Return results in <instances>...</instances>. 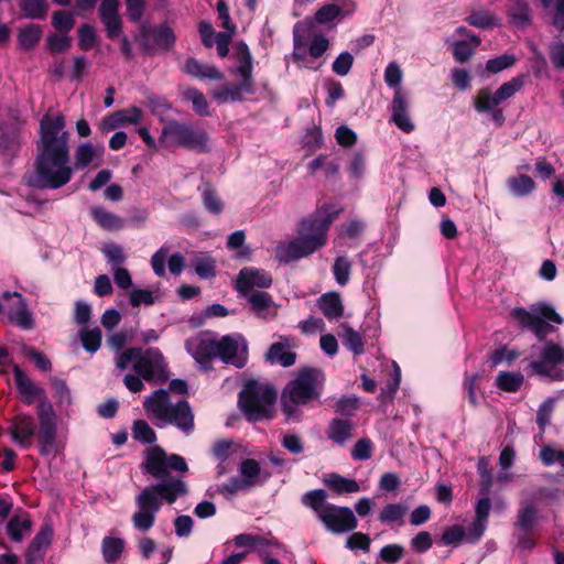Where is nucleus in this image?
<instances>
[{"mask_svg":"<svg viewBox=\"0 0 564 564\" xmlns=\"http://www.w3.org/2000/svg\"><path fill=\"white\" fill-rule=\"evenodd\" d=\"M141 468L160 480L144 487L134 497L138 510L132 514L131 522L135 530L147 532L154 525L163 502L172 505L180 497L187 495V484L180 477L171 476L170 471L185 474L188 466L182 456L169 455L162 447L155 445L147 449Z\"/></svg>","mask_w":564,"mask_h":564,"instance_id":"nucleus-1","label":"nucleus"},{"mask_svg":"<svg viewBox=\"0 0 564 564\" xmlns=\"http://www.w3.org/2000/svg\"><path fill=\"white\" fill-rule=\"evenodd\" d=\"M65 118L58 115L52 118L43 116L40 122V140L35 171L28 184L42 189H57L66 185L73 177L68 139L64 131Z\"/></svg>","mask_w":564,"mask_h":564,"instance_id":"nucleus-2","label":"nucleus"},{"mask_svg":"<svg viewBox=\"0 0 564 564\" xmlns=\"http://www.w3.org/2000/svg\"><path fill=\"white\" fill-rule=\"evenodd\" d=\"M339 214L340 209L326 207L304 218L300 224V237L279 242L275 248V259L280 263H290L305 258L325 246L329 226Z\"/></svg>","mask_w":564,"mask_h":564,"instance_id":"nucleus-3","label":"nucleus"},{"mask_svg":"<svg viewBox=\"0 0 564 564\" xmlns=\"http://www.w3.org/2000/svg\"><path fill=\"white\" fill-rule=\"evenodd\" d=\"M17 388L25 404H31L36 398H42L37 404L39 432L37 445L40 454L56 457L59 453L57 444V416L53 405L44 398V390L37 387L18 366H13Z\"/></svg>","mask_w":564,"mask_h":564,"instance_id":"nucleus-4","label":"nucleus"},{"mask_svg":"<svg viewBox=\"0 0 564 564\" xmlns=\"http://www.w3.org/2000/svg\"><path fill=\"white\" fill-rule=\"evenodd\" d=\"M116 367L123 371L132 367L135 375L127 373L124 386L131 392L143 389V380L152 383H163L169 379L167 364L159 348L142 349L132 347L123 350L116 358Z\"/></svg>","mask_w":564,"mask_h":564,"instance_id":"nucleus-5","label":"nucleus"},{"mask_svg":"<svg viewBox=\"0 0 564 564\" xmlns=\"http://www.w3.org/2000/svg\"><path fill=\"white\" fill-rule=\"evenodd\" d=\"M324 383V375L321 370L305 368L299 371L295 379L283 389L281 406L288 420L299 421L301 417L300 405H304L321 397Z\"/></svg>","mask_w":564,"mask_h":564,"instance_id":"nucleus-6","label":"nucleus"},{"mask_svg":"<svg viewBox=\"0 0 564 564\" xmlns=\"http://www.w3.org/2000/svg\"><path fill=\"white\" fill-rule=\"evenodd\" d=\"M302 503L314 511L317 519L326 530L339 534L352 531L358 525V520L349 507H339L327 501V492L324 489H314L305 492L301 498Z\"/></svg>","mask_w":564,"mask_h":564,"instance_id":"nucleus-7","label":"nucleus"},{"mask_svg":"<svg viewBox=\"0 0 564 564\" xmlns=\"http://www.w3.org/2000/svg\"><path fill=\"white\" fill-rule=\"evenodd\" d=\"M276 395L273 387L251 380L239 393V408L250 422L268 420L274 415Z\"/></svg>","mask_w":564,"mask_h":564,"instance_id":"nucleus-8","label":"nucleus"},{"mask_svg":"<svg viewBox=\"0 0 564 564\" xmlns=\"http://www.w3.org/2000/svg\"><path fill=\"white\" fill-rule=\"evenodd\" d=\"M511 316L523 329H530L539 340H544L546 336L554 330L550 322L557 325L563 324V318L557 314L551 304L539 302L529 310L524 307H514Z\"/></svg>","mask_w":564,"mask_h":564,"instance_id":"nucleus-9","label":"nucleus"},{"mask_svg":"<svg viewBox=\"0 0 564 564\" xmlns=\"http://www.w3.org/2000/svg\"><path fill=\"white\" fill-rule=\"evenodd\" d=\"M159 141L165 147L185 148L197 152H206L208 134L198 126L170 120L164 124Z\"/></svg>","mask_w":564,"mask_h":564,"instance_id":"nucleus-10","label":"nucleus"},{"mask_svg":"<svg viewBox=\"0 0 564 564\" xmlns=\"http://www.w3.org/2000/svg\"><path fill=\"white\" fill-rule=\"evenodd\" d=\"M561 365H564V347L547 341L542 348L539 359L530 362V368L539 376L561 380L564 379V371L554 370L555 367Z\"/></svg>","mask_w":564,"mask_h":564,"instance_id":"nucleus-11","label":"nucleus"},{"mask_svg":"<svg viewBox=\"0 0 564 564\" xmlns=\"http://www.w3.org/2000/svg\"><path fill=\"white\" fill-rule=\"evenodd\" d=\"M225 364L242 368L248 359V344L241 334L225 335L217 341V356Z\"/></svg>","mask_w":564,"mask_h":564,"instance_id":"nucleus-12","label":"nucleus"},{"mask_svg":"<svg viewBox=\"0 0 564 564\" xmlns=\"http://www.w3.org/2000/svg\"><path fill=\"white\" fill-rule=\"evenodd\" d=\"M7 312L9 318L24 329H30L33 325L31 313L22 295L18 292H3L0 295V313Z\"/></svg>","mask_w":564,"mask_h":564,"instance_id":"nucleus-13","label":"nucleus"},{"mask_svg":"<svg viewBox=\"0 0 564 564\" xmlns=\"http://www.w3.org/2000/svg\"><path fill=\"white\" fill-rule=\"evenodd\" d=\"M216 336L209 332L199 333L185 341L187 352L202 366L217 356Z\"/></svg>","mask_w":564,"mask_h":564,"instance_id":"nucleus-14","label":"nucleus"},{"mask_svg":"<svg viewBox=\"0 0 564 564\" xmlns=\"http://www.w3.org/2000/svg\"><path fill=\"white\" fill-rule=\"evenodd\" d=\"M272 282L271 274L265 270L246 267L239 271L235 289L241 296L252 293L253 288L268 289L272 285Z\"/></svg>","mask_w":564,"mask_h":564,"instance_id":"nucleus-15","label":"nucleus"},{"mask_svg":"<svg viewBox=\"0 0 564 564\" xmlns=\"http://www.w3.org/2000/svg\"><path fill=\"white\" fill-rule=\"evenodd\" d=\"M8 434L14 444L28 449L33 444L36 434V424L32 415L19 414L13 417L8 426Z\"/></svg>","mask_w":564,"mask_h":564,"instance_id":"nucleus-16","label":"nucleus"},{"mask_svg":"<svg viewBox=\"0 0 564 564\" xmlns=\"http://www.w3.org/2000/svg\"><path fill=\"white\" fill-rule=\"evenodd\" d=\"M390 112V121L393 122L401 131L411 133L414 130L415 126L410 117L408 94L402 88H398L393 91Z\"/></svg>","mask_w":564,"mask_h":564,"instance_id":"nucleus-17","label":"nucleus"},{"mask_svg":"<svg viewBox=\"0 0 564 564\" xmlns=\"http://www.w3.org/2000/svg\"><path fill=\"white\" fill-rule=\"evenodd\" d=\"M167 424L175 425L186 435L194 431V413L187 401L181 400L172 404L166 417H164L162 423H156V426L163 427Z\"/></svg>","mask_w":564,"mask_h":564,"instance_id":"nucleus-18","label":"nucleus"},{"mask_svg":"<svg viewBox=\"0 0 564 564\" xmlns=\"http://www.w3.org/2000/svg\"><path fill=\"white\" fill-rule=\"evenodd\" d=\"M254 93V85L251 82L239 79V84H225L213 91L214 99L219 104L236 102L243 100L245 95Z\"/></svg>","mask_w":564,"mask_h":564,"instance_id":"nucleus-19","label":"nucleus"},{"mask_svg":"<svg viewBox=\"0 0 564 564\" xmlns=\"http://www.w3.org/2000/svg\"><path fill=\"white\" fill-rule=\"evenodd\" d=\"M310 32V25L304 22H297L293 29V52L292 57L295 63L300 66L317 69L318 66H311L307 62L308 46H307V34Z\"/></svg>","mask_w":564,"mask_h":564,"instance_id":"nucleus-20","label":"nucleus"},{"mask_svg":"<svg viewBox=\"0 0 564 564\" xmlns=\"http://www.w3.org/2000/svg\"><path fill=\"white\" fill-rule=\"evenodd\" d=\"M247 299L254 314L263 319L273 318L278 314V305L274 303L272 296L264 291H254L247 295H241Z\"/></svg>","mask_w":564,"mask_h":564,"instance_id":"nucleus-21","label":"nucleus"},{"mask_svg":"<svg viewBox=\"0 0 564 564\" xmlns=\"http://www.w3.org/2000/svg\"><path fill=\"white\" fill-rule=\"evenodd\" d=\"M52 538L53 530L48 525L43 527L36 533L25 553L26 564H37L40 561L43 560L45 550L51 544Z\"/></svg>","mask_w":564,"mask_h":564,"instance_id":"nucleus-22","label":"nucleus"},{"mask_svg":"<svg viewBox=\"0 0 564 564\" xmlns=\"http://www.w3.org/2000/svg\"><path fill=\"white\" fill-rule=\"evenodd\" d=\"M171 405L172 403H170V394L164 389L154 391L143 402L144 410L156 420V423L163 422L164 417H166L169 413Z\"/></svg>","mask_w":564,"mask_h":564,"instance_id":"nucleus-23","label":"nucleus"},{"mask_svg":"<svg viewBox=\"0 0 564 564\" xmlns=\"http://www.w3.org/2000/svg\"><path fill=\"white\" fill-rule=\"evenodd\" d=\"M102 156V145L95 147L90 142L82 143L75 151V166L79 170H84L96 161L95 167H97L101 164Z\"/></svg>","mask_w":564,"mask_h":564,"instance_id":"nucleus-24","label":"nucleus"},{"mask_svg":"<svg viewBox=\"0 0 564 564\" xmlns=\"http://www.w3.org/2000/svg\"><path fill=\"white\" fill-rule=\"evenodd\" d=\"M234 55L237 59L238 65L232 73L236 74L239 77V79H245L253 83L252 55L249 51L248 45L242 41L238 42L235 45Z\"/></svg>","mask_w":564,"mask_h":564,"instance_id":"nucleus-25","label":"nucleus"},{"mask_svg":"<svg viewBox=\"0 0 564 564\" xmlns=\"http://www.w3.org/2000/svg\"><path fill=\"white\" fill-rule=\"evenodd\" d=\"M290 346L289 338H283V341L274 343L267 351V360L272 365H281L282 367H290L295 364L296 354L288 350Z\"/></svg>","mask_w":564,"mask_h":564,"instance_id":"nucleus-26","label":"nucleus"},{"mask_svg":"<svg viewBox=\"0 0 564 564\" xmlns=\"http://www.w3.org/2000/svg\"><path fill=\"white\" fill-rule=\"evenodd\" d=\"M239 473L249 488L261 485L270 478V474L262 473L259 463L252 458H247L241 462Z\"/></svg>","mask_w":564,"mask_h":564,"instance_id":"nucleus-27","label":"nucleus"},{"mask_svg":"<svg viewBox=\"0 0 564 564\" xmlns=\"http://www.w3.org/2000/svg\"><path fill=\"white\" fill-rule=\"evenodd\" d=\"M184 69L191 76L200 79L221 80L224 75L217 67L208 64H203L195 58H188L185 62Z\"/></svg>","mask_w":564,"mask_h":564,"instance_id":"nucleus-28","label":"nucleus"},{"mask_svg":"<svg viewBox=\"0 0 564 564\" xmlns=\"http://www.w3.org/2000/svg\"><path fill=\"white\" fill-rule=\"evenodd\" d=\"M93 220L102 229L116 231L123 227V220L113 213H110L101 206H93L90 208Z\"/></svg>","mask_w":564,"mask_h":564,"instance_id":"nucleus-29","label":"nucleus"},{"mask_svg":"<svg viewBox=\"0 0 564 564\" xmlns=\"http://www.w3.org/2000/svg\"><path fill=\"white\" fill-rule=\"evenodd\" d=\"M354 424L349 420L333 419L327 429V436L338 445H344L352 436Z\"/></svg>","mask_w":564,"mask_h":564,"instance_id":"nucleus-30","label":"nucleus"},{"mask_svg":"<svg viewBox=\"0 0 564 564\" xmlns=\"http://www.w3.org/2000/svg\"><path fill=\"white\" fill-rule=\"evenodd\" d=\"M538 520V508L532 501H525L518 510L516 528L523 532L530 533Z\"/></svg>","mask_w":564,"mask_h":564,"instance_id":"nucleus-31","label":"nucleus"},{"mask_svg":"<svg viewBox=\"0 0 564 564\" xmlns=\"http://www.w3.org/2000/svg\"><path fill=\"white\" fill-rule=\"evenodd\" d=\"M508 17L518 28H525L531 24L532 18L527 0H512L508 6Z\"/></svg>","mask_w":564,"mask_h":564,"instance_id":"nucleus-32","label":"nucleus"},{"mask_svg":"<svg viewBox=\"0 0 564 564\" xmlns=\"http://www.w3.org/2000/svg\"><path fill=\"white\" fill-rule=\"evenodd\" d=\"M318 307L329 319H337L344 313L340 296L336 292L327 293L318 299Z\"/></svg>","mask_w":564,"mask_h":564,"instance_id":"nucleus-33","label":"nucleus"},{"mask_svg":"<svg viewBox=\"0 0 564 564\" xmlns=\"http://www.w3.org/2000/svg\"><path fill=\"white\" fill-rule=\"evenodd\" d=\"M408 512V507L402 503H388L379 513V521L392 525L394 523L402 524Z\"/></svg>","mask_w":564,"mask_h":564,"instance_id":"nucleus-34","label":"nucleus"},{"mask_svg":"<svg viewBox=\"0 0 564 564\" xmlns=\"http://www.w3.org/2000/svg\"><path fill=\"white\" fill-rule=\"evenodd\" d=\"M325 484L338 495L352 494L360 490V486L356 480L345 478L338 474H330L325 479Z\"/></svg>","mask_w":564,"mask_h":564,"instance_id":"nucleus-35","label":"nucleus"},{"mask_svg":"<svg viewBox=\"0 0 564 564\" xmlns=\"http://www.w3.org/2000/svg\"><path fill=\"white\" fill-rule=\"evenodd\" d=\"M500 104L496 93H492L489 88H481L474 99L475 109L481 113H489L497 109Z\"/></svg>","mask_w":564,"mask_h":564,"instance_id":"nucleus-36","label":"nucleus"},{"mask_svg":"<svg viewBox=\"0 0 564 564\" xmlns=\"http://www.w3.org/2000/svg\"><path fill=\"white\" fill-rule=\"evenodd\" d=\"M466 22L480 30H488L500 25L499 19L488 10L473 11Z\"/></svg>","mask_w":564,"mask_h":564,"instance_id":"nucleus-37","label":"nucleus"},{"mask_svg":"<svg viewBox=\"0 0 564 564\" xmlns=\"http://www.w3.org/2000/svg\"><path fill=\"white\" fill-rule=\"evenodd\" d=\"M507 184L511 193L517 197L528 196L535 189L534 181L525 174L509 177Z\"/></svg>","mask_w":564,"mask_h":564,"instance_id":"nucleus-38","label":"nucleus"},{"mask_svg":"<svg viewBox=\"0 0 564 564\" xmlns=\"http://www.w3.org/2000/svg\"><path fill=\"white\" fill-rule=\"evenodd\" d=\"M41 36L42 29L40 25L29 24L19 32V45L25 51L33 50L39 44Z\"/></svg>","mask_w":564,"mask_h":564,"instance_id":"nucleus-39","label":"nucleus"},{"mask_svg":"<svg viewBox=\"0 0 564 564\" xmlns=\"http://www.w3.org/2000/svg\"><path fill=\"white\" fill-rule=\"evenodd\" d=\"M32 521L25 518L13 517L7 525V532L10 539L14 542H21L25 534L31 531Z\"/></svg>","mask_w":564,"mask_h":564,"instance_id":"nucleus-40","label":"nucleus"},{"mask_svg":"<svg viewBox=\"0 0 564 564\" xmlns=\"http://www.w3.org/2000/svg\"><path fill=\"white\" fill-rule=\"evenodd\" d=\"M524 381L520 372L501 371L496 378V386L507 392H517Z\"/></svg>","mask_w":564,"mask_h":564,"instance_id":"nucleus-41","label":"nucleus"},{"mask_svg":"<svg viewBox=\"0 0 564 564\" xmlns=\"http://www.w3.org/2000/svg\"><path fill=\"white\" fill-rule=\"evenodd\" d=\"M183 96L186 100L192 102L193 110L200 117L209 116V106L204 94L194 88L189 87L183 91Z\"/></svg>","mask_w":564,"mask_h":564,"instance_id":"nucleus-42","label":"nucleus"},{"mask_svg":"<svg viewBox=\"0 0 564 564\" xmlns=\"http://www.w3.org/2000/svg\"><path fill=\"white\" fill-rule=\"evenodd\" d=\"M123 540L119 538L106 536L101 543V551L104 560L107 563L116 562L123 551Z\"/></svg>","mask_w":564,"mask_h":564,"instance_id":"nucleus-43","label":"nucleus"},{"mask_svg":"<svg viewBox=\"0 0 564 564\" xmlns=\"http://www.w3.org/2000/svg\"><path fill=\"white\" fill-rule=\"evenodd\" d=\"M350 273L351 261L345 256L337 257L333 264V274L337 284L345 286L349 282Z\"/></svg>","mask_w":564,"mask_h":564,"instance_id":"nucleus-44","label":"nucleus"},{"mask_svg":"<svg viewBox=\"0 0 564 564\" xmlns=\"http://www.w3.org/2000/svg\"><path fill=\"white\" fill-rule=\"evenodd\" d=\"M343 343L347 349L352 351L355 355L364 352V340L358 332L348 325L343 326Z\"/></svg>","mask_w":564,"mask_h":564,"instance_id":"nucleus-45","label":"nucleus"},{"mask_svg":"<svg viewBox=\"0 0 564 564\" xmlns=\"http://www.w3.org/2000/svg\"><path fill=\"white\" fill-rule=\"evenodd\" d=\"M80 340L84 348L89 352H96L101 344V332L98 327L86 328L84 327L80 333Z\"/></svg>","mask_w":564,"mask_h":564,"instance_id":"nucleus-46","label":"nucleus"},{"mask_svg":"<svg viewBox=\"0 0 564 564\" xmlns=\"http://www.w3.org/2000/svg\"><path fill=\"white\" fill-rule=\"evenodd\" d=\"M132 435L135 441L153 444L156 441L154 430L144 420H137L133 423Z\"/></svg>","mask_w":564,"mask_h":564,"instance_id":"nucleus-47","label":"nucleus"},{"mask_svg":"<svg viewBox=\"0 0 564 564\" xmlns=\"http://www.w3.org/2000/svg\"><path fill=\"white\" fill-rule=\"evenodd\" d=\"M21 137L18 131H10L0 137V154L13 155L20 148Z\"/></svg>","mask_w":564,"mask_h":564,"instance_id":"nucleus-48","label":"nucleus"},{"mask_svg":"<svg viewBox=\"0 0 564 564\" xmlns=\"http://www.w3.org/2000/svg\"><path fill=\"white\" fill-rule=\"evenodd\" d=\"M524 85V77L517 76L511 80L503 83L495 93L500 102L511 98L516 93H518Z\"/></svg>","mask_w":564,"mask_h":564,"instance_id":"nucleus-49","label":"nucleus"},{"mask_svg":"<svg viewBox=\"0 0 564 564\" xmlns=\"http://www.w3.org/2000/svg\"><path fill=\"white\" fill-rule=\"evenodd\" d=\"M21 11L28 19H43L46 14L44 0H23Z\"/></svg>","mask_w":564,"mask_h":564,"instance_id":"nucleus-50","label":"nucleus"},{"mask_svg":"<svg viewBox=\"0 0 564 564\" xmlns=\"http://www.w3.org/2000/svg\"><path fill=\"white\" fill-rule=\"evenodd\" d=\"M159 300V295L149 290L133 289L129 294V302L131 306L139 307L140 305H152Z\"/></svg>","mask_w":564,"mask_h":564,"instance_id":"nucleus-51","label":"nucleus"},{"mask_svg":"<svg viewBox=\"0 0 564 564\" xmlns=\"http://www.w3.org/2000/svg\"><path fill=\"white\" fill-rule=\"evenodd\" d=\"M477 469L480 476V495L489 496L492 487V475L488 468V462L485 457H480L478 459Z\"/></svg>","mask_w":564,"mask_h":564,"instance_id":"nucleus-52","label":"nucleus"},{"mask_svg":"<svg viewBox=\"0 0 564 564\" xmlns=\"http://www.w3.org/2000/svg\"><path fill=\"white\" fill-rule=\"evenodd\" d=\"M194 269L200 278L209 279L216 274V262L210 257H200L195 260Z\"/></svg>","mask_w":564,"mask_h":564,"instance_id":"nucleus-53","label":"nucleus"},{"mask_svg":"<svg viewBox=\"0 0 564 564\" xmlns=\"http://www.w3.org/2000/svg\"><path fill=\"white\" fill-rule=\"evenodd\" d=\"M516 63V57L510 54H502L498 57L487 61L486 69L492 74L499 73L511 67Z\"/></svg>","mask_w":564,"mask_h":564,"instance_id":"nucleus-54","label":"nucleus"},{"mask_svg":"<svg viewBox=\"0 0 564 564\" xmlns=\"http://www.w3.org/2000/svg\"><path fill=\"white\" fill-rule=\"evenodd\" d=\"M403 73L397 62H391L384 69V82L389 87L395 89L401 88Z\"/></svg>","mask_w":564,"mask_h":564,"instance_id":"nucleus-55","label":"nucleus"},{"mask_svg":"<svg viewBox=\"0 0 564 564\" xmlns=\"http://www.w3.org/2000/svg\"><path fill=\"white\" fill-rule=\"evenodd\" d=\"M329 42L323 34H315L308 44V55L317 59L328 50Z\"/></svg>","mask_w":564,"mask_h":564,"instance_id":"nucleus-56","label":"nucleus"},{"mask_svg":"<svg viewBox=\"0 0 564 564\" xmlns=\"http://www.w3.org/2000/svg\"><path fill=\"white\" fill-rule=\"evenodd\" d=\"M203 204L205 208L213 214H220L224 209V204L213 188H206L203 193Z\"/></svg>","mask_w":564,"mask_h":564,"instance_id":"nucleus-57","label":"nucleus"},{"mask_svg":"<svg viewBox=\"0 0 564 564\" xmlns=\"http://www.w3.org/2000/svg\"><path fill=\"white\" fill-rule=\"evenodd\" d=\"M354 56L349 52L340 53L333 63V72L339 76H346L352 66Z\"/></svg>","mask_w":564,"mask_h":564,"instance_id":"nucleus-58","label":"nucleus"},{"mask_svg":"<svg viewBox=\"0 0 564 564\" xmlns=\"http://www.w3.org/2000/svg\"><path fill=\"white\" fill-rule=\"evenodd\" d=\"M78 45L82 50L88 51L93 48L96 42V31L89 24H83L78 30Z\"/></svg>","mask_w":564,"mask_h":564,"instance_id":"nucleus-59","label":"nucleus"},{"mask_svg":"<svg viewBox=\"0 0 564 564\" xmlns=\"http://www.w3.org/2000/svg\"><path fill=\"white\" fill-rule=\"evenodd\" d=\"M249 489L241 477H231L227 482L218 487V492L225 496H234L239 491Z\"/></svg>","mask_w":564,"mask_h":564,"instance_id":"nucleus-60","label":"nucleus"},{"mask_svg":"<svg viewBox=\"0 0 564 564\" xmlns=\"http://www.w3.org/2000/svg\"><path fill=\"white\" fill-rule=\"evenodd\" d=\"M379 555L387 563H397L403 557L404 547L400 544H388L380 550Z\"/></svg>","mask_w":564,"mask_h":564,"instance_id":"nucleus-61","label":"nucleus"},{"mask_svg":"<svg viewBox=\"0 0 564 564\" xmlns=\"http://www.w3.org/2000/svg\"><path fill=\"white\" fill-rule=\"evenodd\" d=\"M154 42L159 47L169 50L175 42L174 32L167 26H161L154 31Z\"/></svg>","mask_w":564,"mask_h":564,"instance_id":"nucleus-62","label":"nucleus"},{"mask_svg":"<svg viewBox=\"0 0 564 564\" xmlns=\"http://www.w3.org/2000/svg\"><path fill=\"white\" fill-rule=\"evenodd\" d=\"M411 547L416 553H425L433 544L432 536L426 531H421L411 539Z\"/></svg>","mask_w":564,"mask_h":564,"instance_id":"nucleus-63","label":"nucleus"},{"mask_svg":"<svg viewBox=\"0 0 564 564\" xmlns=\"http://www.w3.org/2000/svg\"><path fill=\"white\" fill-rule=\"evenodd\" d=\"M550 59L554 68L564 69V43L555 42L550 45Z\"/></svg>","mask_w":564,"mask_h":564,"instance_id":"nucleus-64","label":"nucleus"}]
</instances>
